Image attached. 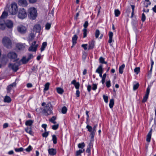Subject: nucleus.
Returning <instances> with one entry per match:
<instances>
[{"mask_svg":"<svg viewBox=\"0 0 156 156\" xmlns=\"http://www.w3.org/2000/svg\"><path fill=\"white\" fill-rule=\"evenodd\" d=\"M56 119V117L53 116L50 119V121L51 122Z\"/></svg>","mask_w":156,"mask_h":156,"instance_id":"nucleus-62","label":"nucleus"},{"mask_svg":"<svg viewBox=\"0 0 156 156\" xmlns=\"http://www.w3.org/2000/svg\"><path fill=\"white\" fill-rule=\"evenodd\" d=\"M148 96L149 95H146V94L145 95V96L144 97L142 101V102L143 103H144L147 101V99H148Z\"/></svg>","mask_w":156,"mask_h":156,"instance_id":"nucleus-41","label":"nucleus"},{"mask_svg":"<svg viewBox=\"0 0 156 156\" xmlns=\"http://www.w3.org/2000/svg\"><path fill=\"white\" fill-rule=\"evenodd\" d=\"M109 40H108V42L109 43H111L112 41V37L113 36V33L112 32L110 31L109 33Z\"/></svg>","mask_w":156,"mask_h":156,"instance_id":"nucleus-17","label":"nucleus"},{"mask_svg":"<svg viewBox=\"0 0 156 156\" xmlns=\"http://www.w3.org/2000/svg\"><path fill=\"white\" fill-rule=\"evenodd\" d=\"M103 98L105 103H107L108 102V98L107 96H105V95H103Z\"/></svg>","mask_w":156,"mask_h":156,"instance_id":"nucleus-49","label":"nucleus"},{"mask_svg":"<svg viewBox=\"0 0 156 156\" xmlns=\"http://www.w3.org/2000/svg\"><path fill=\"white\" fill-rule=\"evenodd\" d=\"M106 76V73L104 74L103 76L101 77L102 78L101 80V82L103 84H104L105 82V80Z\"/></svg>","mask_w":156,"mask_h":156,"instance_id":"nucleus-31","label":"nucleus"},{"mask_svg":"<svg viewBox=\"0 0 156 156\" xmlns=\"http://www.w3.org/2000/svg\"><path fill=\"white\" fill-rule=\"evenodd\" d=\"M86 128L88 129V131L90 132L91 133L92 132L93 129L92 127L88 125H87L86 126Z\"/></svg>","mask_w":156,"mask_h":156,"instance_id":"nucleus-39","label":"nucleus"},{"mask_svg":"<svg viewBox=\"0 0 156 156\" xmlns=\"http://www.w3.org/2000/svg\"><path fill=\"white\" fill-rule=\"evenodd\" d=\"M75 86V87L76 89H78L79 88V86H80V84L79 83L77 82L74 85Z\"/></svg>","mask_w":156,"mask_h":156,"instance_id":"nucleus-57","label":"nucleus"},{"mask_svg":"<svg viewBox=\"0 0 156 156\" xmlns=\"http://www.w3.org/2000/svg\"><path fill=\"white\" fill-rule=\"evenodd\" d=\"M16 47L20 50L23 49L24 48V45L22 44H17Z\"/></svg>","mask_w":156,"mask_h":156,"instance_id":"nucleus-23","label":"nucleus"},{"mask_svg":"<svg viewBox=\"0 0 156 156\" xmlns=\"http://www.w3.org/2000/svg\"><path fill=\"white\" fill-rule=\"evenodd\" d=\"M85 146V144L84 142L82 143H80L78 145V147L79 148H83Z\"/></svg>","mask_w":156,"mask_h":156,"instance_id":"nucleus-33","label":"nucleus"},{"mask_svg":"<svg viewBox=\"0 0 156 156\" xmlns=\"http://www.w3.org/2000/svg\"><path fill=\"white\" fill-rule=\"evenodd\" d=\"M5 23L6 27L9 29H11L13 27V23L10 20H6Z\"/></svg>","mask_w":156,"mask_h":156,"instance_id":"nucleus-10","label":"nucleus"},{"mask_svg":"<svg viewBox=\"0 0 156 156\" xmlns=\"http://www.w3.org/2000/svg\"><path fill=\"white\" fill-rule=\"evenodd\" d=\"M32 150V147L31 146L29 145L28 147L25 150L27 152H30V151Z\"/></svg>","mask_w":156,"mask_h":156,"instance_id":"nucleus-48","label":"nucleus"},{"mask_svg":"<svg viewBox=\"0 0 156 156\" xmlns=\"http://www.w3.org/2000/svg\"><path fill=\"white\" fill-rule=\"evenodd\" d=\"M97 126V125L96 124L92 128L93 129V131L92 133H90V137L91 138V140H93L94 138V136L95 135V133L96 131V129Z\"/></svg>","mask_w":156,"mask_h":156,"instance_id":"nucleus-11","label":"nucleus"},{"mask_svg":"<svg viewBox=\"0 0 156 156\" xmlns=\"http://www.w3.org/2000/svg\"><path fill=\"white\" fill-rule=\"evenodd\" d=\"M80 91L77 90L76 91V94L77 97H80Z\"/></svg>","mask_w":156,"mask_h":156,"instance_id":"nucleus-63","label":"nucleus"},{"mask_svg":"<svg viewBox=\"0 0 156 156\" xmlns=\"http://www.w3.org/2000/svg\"><path fill=\"white\" fill-rule=\"evenodd\" d=\"M99 61L101 63H104L105 64H107V62L105 61L104 58L102 57L99 58Z\"/></svg>","mask_w":156,"mask_h":156,"instance_id":"nucleus-34","label":"nucleus"},{"mask_svg":"<svg viewBox=\"0 0 156 156\" xmlns=\"http://www.w3.org/2000/svg\"><path fill=\"white\" fill-rule=\"evenodd\" d=\"M56 90L57 92L60 94H62L64 92L63 90L60 87H57Z\"/></svg>","mask_w":156,"mask_h":156,"instance_id":"nucleus-26","label":"nucleus"},{"mask_svg":"<svg viewBox=\"0 0 156 156\" xmlns=\"http://www.w3.org/2000/svg\"><path fill=\"white\" fill-rule=\"evenodd\" d=\"M50 83H46L44 85V91H47L48 90L49 88V87L50 85Z\"/></svg>","mask_w":156,"mask_h":156,"instance_id":"nucleus-28","label":"nucleus"},{"mask_svg":"<svg viewBox=\"0 0 156 156\" xmlns=\"http://www.w3.org/2000/svg\"><path fill=\"white\" fill-rule=\"evenodd\" d=\"M114 104V100L113 99H111L109 104V106L110 108H113Z\"/></svg>","mask_w":156,"mask_h":156,"instance_id":"nucleus-29","label":"nucleus"},{"mask_svg":"<svg viewBox=\"0 0 156 156\" xmlns=\"http://www.w3.org/2000/svg\"><path fill=\"white\" fill-rule=\"evenodd\" d=\"M7 57L11 60L15 61L17 60V55L16 53L13 51H10L7 55Z\"/></svg>","mask_w":156,"mask_h":156,"instance_id":"nucleus-6","label":"nucleus"},{"mask_svg":"<svg viewBox=\"0 0 156 156\" xmlns=\"http://www.w3.org/2000/svg\"><path fill=\"white\" fill-rule=\"evenodd\" d=\"M97 88V85L96 84H94L93 85L92 89L93 90H95Z\"/></svg>","mask_w":156,"mask_h":156,"instance_id":"nucleus-59","label":"nucleus"},{"mask_svg":"<svg viewBox=\"0 0 156 156\" xmlns=\"http://www.w3.org/2000/svg\"><path fill=\"white\" fill-rule=\"evenodd\" d=\"M17 30L21 33H24L26 32V28L25 27L20 25L17 27Z\"/></svg>","mask_w":156,"mask_h":156,"instance_id":"nucleus-8","label":"nucleus"},{"mask_svg":"<svg viewBox=\"0 0 156 156\" xmlns=\"http://www.w3.org/2000/svg\"><path fill=\"white\" fill-rule=\"evenodd\" d=\"M27 14L26 10L24 8L20 9L19 10L18 14V17L22 19H23L27 17Z\"/></svg>","mask_w":156,"mask_h":156,"instance_id":"nucleus-5","label":"nucleus"},{"mask_svg":"<svg viewBox=\"0 0 156 156\" xmlns=\"http://www.w3.org/2000/svg\"><path fill=\"white\" fill-rule=\"evenodd\" d=\"M139 86V84L138 83L135 84H134L133 86V90H136L138 88Z\"/></svg>","mask_w":156,"mask_h":156,"instance_id":"nucleus-40","label":"nucleus"},{"mask_svg":"<svg viewBox=\"0 0 156 156\" xmlns=\"http://www.w3.org/2000/svg\"><path fill=\"white\" fill-rule=\"evenodd\" d=\"M18 11L17 4L15 3H12L10 8L9 9V13L12 15L15 14Z\"/></svg>","mask_w":156,"mask_h":156,"instance_id":"nucleus-4","label":"nucleus"},{"mask_svg":"<svg viewBox=\"0 0 156 156\" xmlns=\"http://www.w3.org/2000/svg\"><path fill=\"white\" fill-rule=\"evenodd\" d=\"M19 4L23 6H26L27 5V3L26 0H19Z\"/></svg>","mask_w":156,"mask_h":156,"instance_id":"nucleus-12","label":"nucleus"},{"mask_svg":"<svg viewBox=\"0 0 156 156\" xmlns=\"http://www.w3.org/2000/svg\"><path fill=\"white\" fill-rule=\"evenodd\" d=\"M87 44H83L82 45V47H83L85 50H86L87 49Z\"/></svg>","mask_w":156,"mask_h":156,"instance_id":"nucleus-61","label":"nucleus"},{"mask_svg":"<svg viewBox=\"0 0 156 156\" xmlns=\"http://www.w3.org/2000/svg\"><path fill=\"white\" fill-rule=\"evenodd\" d=\"M20 66V64L18 62H16L12 65L11 64H9V66L11 67L12 69L15 72H16L18 69V67Z\"/></svg>","mask_w":156,"mask_h":156,"instance_id":"nucleus-7","label":"nucleus"},{"mask_svg":"<svg viewBox=\"0 0 156 156\" xmlns=\"http://www.w3.org/2000/svg\"><path fill=\"white\" fill-rule=\"evenodd\" d=\"M83 37L85 38L87 36V29L86 28H84L83 30Z\"/></svg>","mask_w":156,"mask_h":156,"instance_id":"nucleus-47","label":"nucleus"},{"mask_svg":"<svg viewBox=\"0 0 156 156\" xmlns=\"http://www.w3.org/2000/svg\"><path fill=\"white\" fill-rule=\"evenodd\" d=\"M78 38V37L76 35H75L72 37L73 45L71 47L73 48L74 45H75L76 43V41Z\"/></svg>","mask_w":156,"mask_h":156,"instance_id":"nucleus-16","label":"nucleus"},{"mask_svg":"<svg viewBox=\"0 0 156 156\" xmlns=\"http://www.w3.org/2000/svg\"><path fill=\"white\" fill-rule=\"evenodd\" d=\"M131 7L132 10V13H131V18H132L133 17V15H134L135 6L134 5H131Z\"/></svg>","mask_w":156,"mask_h":156,"instance_id":"nucleus-46","label":"nucleus"},{"mask_svg":"<svg viewBox=\"0 0 156 156\" xmlns=\"http://www.w3.org/2000/svg\"><path fill=\"white\" fill-rule=\"evenodd\" d=\"M28 16L30 19L32 20L35 19L37 16V10L34 7H31L28 10Z\"/></svg>","mask_w":156,"mask_h":156,"instance_id":"nucleus-2","label":"nucleus"},{"mask_svg":"<svg viewBox=\"0 0 156 156\" xmlns=\"http://www.w3.org/2000/svg\"><path fill=\"white\" fill-rule=\"evenodd\" d=\"M33 123V121L31 120H27L26 122L25 125L29 126H31Z\"/></svg>","mask_w":156,"mask_h":156,"instance_id":"nucleus-18","label":"nucleus"},{"mask_svg":"<svg viewBox=\"0 0 156 156\" xmlns=\"http://www.w3.org/2000/svg\"><path fill=\"white\" fill-rule=\"evenodd\" d=\"M8 15V13L5 11H4L2 13V16H1L0 18L1 19H3L6 18Z\"/></svg>","mask_w":156,"mask_h":156,"instance_id":"nucleus-30","label":"nucleus"},{"mask_svg":"<svg viewBox=\"0 0 156 156\" xmlns=\"http://www.w3.org/2000/svg\"><path fill=\"white\" fill-rule=\"evenodd\" d=\"M146 20V16L144 14V13H143L142 14V17H141V20L142 22H144Z\"/></svg>","mask_w":156,"mask_h":156,"instance_id":"nucleus-52","label":"nucleus"},{"mask_svg":"<svg viewBox=\"0 0 156 156\" xmlns=\"http://www.w3.org/2000/svg\"><path fill=\"white\" fill-rule=\"evenodd\" d=\"M94 46V42L92 41V42L89 43L88 49H92Z\"/></svg>","mask_w":156,"mask_h":156,"instance_id":"nucleus-20","label":"nucleus"},{"mask_svg":"<svg viewBox=\"0 0 156 156\" xmlns=\"http://www.w3.org/2000/svg\"><path fill=\"white\" fill-rule=\"evenodd\" d=\"M47 45V43L46 42H44L42 44L41 48V51H42L44 50Z\"/></svg>","mask_w":156,"mask_h":156,"instance_id":"nucleus-21","label":"nucleus"},{"mask_svg":"<svg viewBox=\"0 0 156 156\" xmlns=\"http://www.w3.org/2000/svg\"><path fill=\"white\" fill-rule=\"evenodd\" d=\"M38 46V44H36L35 46H30L28 50L30 51H35L37 50Z\"/></svg>","mask_w":156,"mask_h":156,"instance_id":"nucleus-14","label":"nucleus"},{"mask_svg":"<svg viewBox=\"0 0 156 156\" xmlns=\"http://www.w3.org/2000/svg\"><path fill=\"white\" fill-rule=\"evenodd\" d=\"M106 86L107 87H109L111 86L110 81L108 80L106 82Z\"/></svg>","mask_w":156,"mask_h":156,"instance_id":"nucleus-56","label":"nucleus"},{"mask_svg":"<svg viewBox=\"0 0 156 156\" xmlns=\"http://www.w3.org/2000/svg\"><path fill=\"white\" fill-rule=\"evenodd\" d=\"M152 131V129H151L147 135L146 140L148 142H150V141Z\"/></svg>","mask_w":156,"mask_h":156,"instance_id":"nucleus-15","label":"nucleus"},{"mask_svg":"<svg viewBox=\"0 0 156 156\" xmlns=\"http://www.w3.org/2000/svg\"><path fill=\"white\" fill-rule=\"evenodd\" d=\"M88 25V23L87 21H86L84 23L83 26L84 27V28L87 29V26Z\"/></svg>","mask_w":156,"mask_h":156,"instance_id":"nucleus-54","label":"nucleus"},{"mask_svg":"<svg viewBox=\"0 0 156 156\" xmlns=\"http://www.w3.org/2000/svg\"><path fill=\"white\" fill-rule=\"evenodd\" d=\"M140 71V68L139 67L136 68L134 69V72L137 74H138Z\"/></svg>","mask_w":156,"mask_h":156,"instance_id":"nucleus-50","label":"nucleus"},{"mask_svg":"<svg viewBox=\"0 0 156 156\" xmlns=\"http://www.w3.org/2000/svg\"><path fill=\"white\" fill-rule=\"evenodd\" d=\"M120 11L118 9H115V16L116 17H118L119 16V15L120 14Z\"/></svg>","mask_w":156,"mask_h":156,"instance_id":"nucleus-38","label":"nucleus"},{"mask_svg":"<svg viewBox=\"0 0 156 156\" xmlns=\"http://www.w3.org/2000/svg\"><path fill=\"white\" fill-rule=\"evenodd\" d=\"M99 68L100 69L101 71L100 72H99L98 70H96V72L98 73H102L103 72V69L102 68V65H100L99 66Z\"/></svg>","mask_w":156,"mask_h":156,"instance_id":"nucleus-32","label":"nucleus"},{"mask_svg":"<svg viewBox=\"0 0 156 156\" xmlns=\"http://www.w3.org/2000/svg\"><path fill=\"white\" fill-rule=\"evenodd\" d=\"M67 111V108L66 106L63 107L62 109V112L63 114H65Z\"/></svg>","mask_w":156,"mask_h":156,"instance_id":"nucleus-37","label":"nucleus"},{"mask_svg":"<svg viewBox=\"0 0 156 156\" xmlns=\"http://www.w3.org/2000/svg\"><path fill=\"white\" fill-rule=\"evenodd\" d=\"M84 151H85L84 149H83V150L80 149L79 150L77 151H76V156H78L80 155L81 153H82L83 152H84Z\"/></svg>","mask_w":156,"mask_h":156,"instance_id":"nucleus-24","label":"nucleus"},{"mask_svg":"<svg viewBox=\"0 0 156 156\" xmlns=\"http://www.w3.org/2000/svg\"><path fill=\"white\" fill-rule=\"evenodd\" d=\"M23 64H26L28 61H27V58L26 59L25 57H23L21 60Z\"/></svg>","mask_w":156,"mask_h":156,"instance_id":"nucleus-43","label":"nucleus"},{"mask_svg":"<svg viewBox=\"0 0 156 156\" xmlns=\"http://www.w3.org/2000/svg\"><path fill=\"white\" fill-rule=\"evenodd\" d=\"M125 65L122 64L121 66L119 67V73L120 74H122L123 71V69L125 67Z\"/></svg>","mask_w":156,"mask_h":156,"instance_id":"nucleus-22","label":"nucleus"},{"mask_svg":"<svg viewBox=\"0 0 156 156\" xmlns=\"http://www.w3.org/2000/svg\"><path fill=\"white\" fill-rule=\"evenodd\" d=\"M33 57L34 56L32 54H30L29 55L28 57L27 58V61H29L30 59L33 58Z\"/></svg>","mask_w":156,"mask_h":156,"instance_id":"nucleus-58","label":"nucleus"},{"mask_svg":"<svg viewBox=\"0 0 156 156\" xmlns=\"http://www.w3.org/2000/svg\"><path fill=\"white\" fill-rule=\"evenodd\" d=\"M25 130L27 133H29L30 135H33L34 133L32 130H28L27 129H25Z\"/></svg>","mask_w":156,"mask_h":156,"instance_id":"nucleus-51","label":"nucleus"},{"mask_svg":"<svg viewBox=\"0 0 156 156\" xmlns=\"http://www.w3.org/2000/svg\"><path fill=\"white\" fill-rule=\"evenodd\" d=\"M150 90V88L149 87H148L147 89L146 92V95H149Z\"/></svg>","mask_w":156,"mask_h":156,"instance_id":"nucleus-60","label":"nucleus"},{"mask_svg":"<svg viewBox=\"0 0 156 156\" xmlns=\"http://www.w3.org/2000/svg\"><path fill=\"white\" fill-rule=\"evenodd\" d=\"M12 87H11V86H10L9 85L8 86L7 88V92L10 93L11 90H12Z\"/></svg>","mask_w":156,"mask_h":156,"instance_id":"nucleus-55","label":"nucleus"},{"mask_svg":"<svg viewBox=\"0 0 156 156\" xmlns=\"http://www.w3.org/2000/svg\"><path fill=\"white\" fill-rule=\"evenodd\" d=\"M52 140L53 143L55 144L57 143V137L55 135H52Z\"/></svg>","mask_w":156,"mask_h":156,"instance_id":"nucleus-35","label":"nucleus"},{"mask_svg":"<svg viewBox=\"0 0 156 156\" xmlns=\"http://www.w3.org/2000/svg\"><path fill=\"white\" fill-rule=\"evenodd\" d=\"M51 27V24L49 23H47L45 25V29L47 30L50 29Z\"/></svg>","mask_w":156,"mask_h":156,"instance_id":"nucleus-45","label":"nucleus"},{"mask_svg":"<svg viewBox=\"0 0 156 156\" xmlns=\"http://www.w3.org/2000/svg\"><path fill=\"white\" fill-rule=\"evenodd\" d=\"M4 101L5 102L9 103L11 101V99L9 97L6 96L5 97Z\"/></svg>","mask_w":156,"mask_h":156,"instance_id":"nucleus-19","label":"nucleus"},{"mask_svg":"<svg viewBox=\"0 0 156 156\" xmlns=\"http://www.w3.org/2000/svg\"><path fill=\"white\" fill-rule=\"evenodd\" d=\"M2 42L4 45L8 48H11L12 44L11 40L7 37H4L2 39Z\"/></svg>","mask_w":156,"mask_h":156,"instance_id":"nucleus-3","label":"nucleus"},{"mask_svg":"<svg viewBox=\"0 0 156 156\" xmlns=\"http://www.w3.org/2000/svg\"><path fill=\"white\" fill-rule=\"evenodd\" d=\"M58 126L59 125L58 124L56 125H54L52 126V128L54 130H56L58 128Z\"/></svg>","mask_w":156,"mask_h":156,"instance_id":"nucleus-53","label":"nucleus"},{"mask_svg":"<svg viewBox=\"0 0 156 156\" xmlns=\"http://www.w3.org/2000/svg\"><path fill=\"white\" fill-rule=\"evenodd\" d=\"M48 152L49 154L51 155H55L56 153V150L52 148L49 149Z\"/></svg>","mask_w":156,"mask_h":156,"instance_id":"nucleus-13","label":"nucleus"},{"mask_svg":"<svg viewBox=\"0 0 156 156\" xmlns=\"http://www.w3.org/2000/svg\"><path fill=\"white\" fill-rule=\"evenodd\" d=\"M91 86L90 85H88L87 87V90L89 92H90V91L91 90Z\"/></svg>","mask_w":156,"mask_h":156,"instance_id":"nucleus-64","label":"nucleus"},{"mask_svg":"<svg viewBox=\"0 0 156 156\" xmlns=\"http://www.w3.org/2000/svg\"><path fill=\"white\" fill-rule=\"evenodd\" d=\"M23 147L20 148H15V151L17 152H21L23 151Z\"/></svg>","mask_w":156,"mask_h":156,"instance_id":"nucleus-44","label":"nucleus"},{"mask_svg":"<svg viewBox=\"0 0 156 156\" xmlns=\"http://www.w3.org/2000/svg\"><path fill=\"white\" fill-rule=\"evenodd\" d=\"M93 140H90V142L89 144V146H88V147H87V148L86 149V152L87 153H89L90 152V148H91V146L92 145L91 142L92 141H93Z\"/></svg>","mask_w":156,"mask_h":156,"instance_id":"nucleus-27","label":"nucleus"},{"mask_svg":"<svg viewBox=\"0 0 156 156\" xmlns=\"http://www.w3.org/2000/svg\"><path fill=\"white\" fill-rule=\"evenodd\" d=\"M49 134V132L44 131V132L42 133V136L43 137H47Z\"/></svg>","mask_w":156,"mask_h":156,"instance_id":"nucleus-42","label":"nucleus"},{"mask_svg":"<svg viewBox=\"0 0 156 156\" xmlns=\"http://www.w3.org/2000/svg\"><path fill=\"white\" fill-rule=\"evenodd\" d=\"M100 34V32L99 30L98 29L96 30L95 33V36L96 38L98 37Z\"/></svg>","mask_w":156,"mask_h":156,"instance_id":"nucleus-36","label":"nucleus"},{"mask_svg":"<svg viewBox=\"0 0 156 156\" xmlns=\"http://www.w3.org/2000/svg\"><path fill=\"white\" fill-rule=\"evenodd\" d=\"M52 106L51 103L49 102L43 108L42 113L44 115L47 116L52 113Z\"/></svg>","mask_w":156,"mask_h":156,"instance_id":"nucleus-1","label":"nucleus"},{"mask_svg":"<svg viewBox=\"0 0 156 156\" xmlns=\"http://www.w3.org/2000/svg\"><path fill=\"white\" fill-rule=\"evenodd\" d=\"M5 23H4L1 21L0 22V29L2 30H4L5 28Z\"/></svg>","mask_w":156,"mask_h":156,"instance_id":"nucleus-25","label":"nucleus"},{"mask_svg":"<svg viewBox=\"0 0 156 156\" xmlns=\"http://www.w3.org/2000/svg\"><path fill=\"white\" fill-rule=\"evenodd\" d=\"M41 29V26L39 24H36L34 25L33 28V31L35 32L39 33Z\"/></svg>","mask_w":156,"mask_h":156,"instance_id":"nucleus-9","label":"nucleus"}]
</instances>
